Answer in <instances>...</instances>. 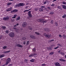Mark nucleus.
<instances>
[{"label":"nucleus","mask_w":66,"mask_h":66,"mask_svg":"<svg viewBox=\"0 0 66 66\" xmlns=\"http://www.w3.org/2000/svg\"><path fill=\"white\" fill-rule=\"evenodd\" d=\"M9 35L10 37H13L14 36V33L13 32H11L10 34Z\"/></svg>","instance_id":"1"},{"label":"nucleus","mask_w":66,"mask_h":66,"mask_svg":"<svg viewBox=\"0 0 66 66\" xmlns=\"http://www.w3.org/2000/svg\"><path fill=\"white\" fill-rule=\"evenodd\" d=\"M21 47V48H22L23 46L22 45L19 44H15V47Z\"/></svg>","instance_id":"2"},{"label":"nucleus","mask_w":66,"mask_h":66,"mask_svg":"<svg viewBox=\"0 0 66 66\" xmlns=\"http://www.w3.org/2000/svg\"><path fill=\"white\" fill-rule=\"evenodd\" d=\"M31 11H29L28 12V16L29 17H32V14H31Z\"/></svg>","instance_id":"3"},{"label":"nucleus","mask_w":66,"mask_h":66,"mask_svg":"<svg viewBox=\"0 0 66 66\" xmlns=\"http://www.w3.org/2000/svg\"><path fill=\"white\" fill-rule=\"evenodd\" d=\"M27 23L26 22H24L22 23V26L23 27H26V26H27Z\"/></svg>","instance_id":"4"},{"label":"nucleus","mask_w":66,"mask_h":66,"mask_svg":"<svg viewBox=\"0 0 66 66\" xmlns=\"http://www.w3.org/2000/svg\"><path fill=\"white\" fill-rule=\"evenodd\" d=\"M3 19L4 20H8V19H9V17L7 16V17H6V18H4Z\"/></svg>","instance_id":"5"},{"label":"nucleus","mask_w":66,"mask_h":66,"mask_svg":"<svg viewBox=\"0 0 66 66\" xmlns=\"http://www.w3.org/2000/svg\"><path fill=\"white\" fill-rule=\"evenodd\" d=\"M55 65H56V66H59L60 65V63H59V62H57L55 63Z\"/></svg>","instance_id":"6"},{"label":"nucleus","mask_w":66,"mask_h":66,"mask_svg":"<svg viewBox=\"0 0 66 66\" xmlns=\"http://www.w3.org/2000/svg\"><path fill=\"white\" fill-rule=\"evenodd\" d=\"M36 54H34V53H32L29 56V57H31L32 56H34V55H36Z\"/></svg>","instance_id":"7"},{"label":"nucleus","mask_w":66,"mask_h":66,"mask_svg":"<svg viewBox=\"0 0 66 66\" xmlns=\"http://www.w3.org/2000/svg\"><path fill=\"white\" fill-rule=\"evenodd\" d=\"M25 4H23V3H20L19 4V6H23V5H24Z\"/></svg>","instance_id":"8"},{"label":"nucleus","mask_w":66,"mask_h":66,"mask_svg":"<svg viewBox=\"0 0 66 66\" xmlns=\"http://www.w3.org/2000/svg\"><path fill=\"white\" fill-rule=\"evenodd\" d=\"M11 59L10 58H9L7 59L6 62H11Z\"/></svg>","instance_id":"9"},{"label":"nucleus","mask_w":66,"mask_h":66,"mask_svg":"<svg viewBox=\"0 0 66 66\" xmlns=\"http://www.w3.org/2000/svg\"><path fill=\"white\" fill-rule=\"evenodd\" d=\"M59 61H62L63 62H65V60L62 59H59Z\"/></svg>","instance_id":"10"},{"label":"nucleus","mask_w":66,"mask_h":66,"mask_svg":"<svg viewBox=\"0 0 66 66\" xmlns=\"http://www.w3.org/2000/svg\"><path fill=\"white\" fill-rule=\"evenodd\" d=\"M62 7L63 8V9H66V6L65 5H63L62 6Z\"/></svg>","instance_id":"11"},{"label":"nucleus","mask_w":66,"mask_h":66,"mask_svg":"<svg viewBox=\"0 0 66 66\" xmlns=\"http://www.w3.org/2000/svg\"><path fill=\"white\" fill-rule=\"evenodd\" d=\"M44 10V9L43 8H40L39 9V10L40 12H42Z\"/></svg>","instance_id":"12"},{"label":"nucleus","mask_w":66,"mask_h":66,"mask_svg":"<svg viewBox=\"0 0 66 66\" xmlns=\"http://www.w3.org/2000/svg\"><path fill=\"white\" fill-rule=\"evenodd\" d=\"M5 56V55L3 54L2 55H0V58H1L2 57H4Z\"/></svg>","instance_id":"13"},{"label":"nucleus","mask_w":66,"mask_h":66,"mask_svg":"<svg viewBox=\"0 0 66 66\" xmlns=\"http://www.w3.org/2000/svg\"><path fill=\"white\" fill-rule=\"evenodd\" d=\"M10 51H6L5 52H4V53H8V52H9Z\"/></svg>","instance_id":"14"},{"label":"nucleus","mask_w":66,"mask_h":66,"mask_svg":"<svg viewBox=\"0 0 66 66\" xmlns=\"http://www.w3.org/2000/svg\"><path fill=\"white\" fill-rule=\"evenodd\" d=\"M46 37L47 38H49L50 37V36L48 35H46Z\"/></svg>","instance_id":"15"},{"label":"nucleus","mask_w":66,"mask_h":66,"mask_svg":"<svg viewBox=\"0 0 66 66\" xmlns=\"http://www.w3.org/2000/svg\"><path fill=\"white\" fill-rule=\"evenodd\" d=\"M12 4V3H7V5H11Z\"/></svg>","instance_id":"16"},{"label":"nucleus","mask_w":66,"mask_h":66,"mask_svg":"<svg viewBox=\"0 0 66 66\" xmlns=\"http://www.w3.org/2000/svg\"><path fill=\"white\" fill-rule=\"evenodd\" d=\"M17 12V10L16 9H15L13 11V12H14V13H16V12Z\"/></svg>","instance_id":"17"},{"label":"nucleus","mask_w":66,"mask_h":66,"mask_svg":"<svg viewBox=\"0 0 66 66\" xmlns=\"http://www.w3.org/2000/svg\"><path fill=\"white\" fill-rule=\"evenodd\" d=\"M17 16V15L15 14L13 17H12L13 18H15Z\"/></svg>","instance_id":"18"},{"label":"nucleus","mask_w":66,"mask_h":66,"mask_svg":"<svg viewBox=\"0 0 66 66\" xmlns=\"http://www.w3.org/2000/svg\"><path fill=\"white\" fill-rule=\"evenodd\" d=\"M31 10V9H29V10H25L24 11V12H28V11H30V10Z\"/></svg>","instance_id":"19"},{"label":"nucleus","mask_w":66,"mask_h":66,"mask_svg":"<svg viewBox=\"0 0 66 66\" xmlns=\"http://www.w3.org/2000/svg\"><path fill=\"white\" fill-rule=\"evenodd\" d=\"M24 62H25V63H27L28 62V60L27 59L25 60Z\"/></svg>","instance_id":"20"},{"label":"nucleus","mask_w":66,"mask_h":66,"mask_svg":"<svg viewBox=\"0 0 66 66\" xmlns=\"http://www.w3.org/2000/svg\"><path fill=\"white\" fill-rule=\"evenodd\" d=\"M66 17V14H65L64 15L62 16L63 18H64Z\"/></svg>","instance_id":"21"},{"label":"nucleus","mask_w":66,"mask_h":66,"mask_svg":"<svg viewBox=\"0 0 66 66\" xmlns=\"http://www.w3.org/2000/svg\"><path fill=\"white\" fill-rule=\"evenodd\" d=\"M54 53V52H51L50 54V55H52Z\"/></svg>","instance_id":"22"},{"label":"nucleus","mask_w":66,"mask_h":66,"mask_svg":"<svg viewBox=\"0 0 66 66\" xmlns=\"http://www.w3.org/2000/svg\"><path fill=\"white\" fill-rule=\"evenodd\" d=\"M34 61V59H32L30 60V61L31 62H33Z\"/></svg>","instance_id":"23"},{"label":"nucleus","mask_w":66,"mask_h":66,"mask_svg":"<svg viewBox=\"0 0 66 66\" xmlns=\"http://www.w3.org/2000/svg\"><path fill=\"white\" fill-rule=\"evenodd\" d=\"M58 46L59 47H61V45L60 44H57Z\"/></svg>","instance_id":"24"},{"label":"nucleus","mask_w":66,"mask_h":66,"mask_svg":"<svg viewBox=\"0 0 66 66\" xmlns=\"http://www.w3.org/2000/svg\"><path fill=\"white\" fill-rule=\"evenodd\" d=\"M20 19V17H19L17 18L16 19V20H19V19Z\"/></svg>","instance_id":"25"},{"label":"nucleus","mask_w":66,"mask_h":66,"mask_svg":"<svg viewBox=\"0 0 66 66\" xmlns=\"http://www.w3.org/2000/svg\"><path fill=\"white\" fill-rule=\"evenodd\" d=\"M42 20V19H38L37 20V21H41Z\"/></svg>","instance_id":"26"},{"label":"nucleus","mask_w":66,"mask_h":66,"mask_svg":"<svg viewBox=\"0 0 66 66\" xmlns=\"http://www.w3.org/2000/svg\"><path fill=\"white\" fill-rule=\"evenodd\" d=\"M35 34H37V35H39V33H38V32H35Z\"/></svg>","instance_id":"27"},{"label":"nucleus","mask_w":66,"mask_h":66,"mask_svg":"<svg viewBox=\"0 0 66 66\" xmlns=\"http://www.w3.org/2000/svg\"><path fill=\"white\" fill-rule=\"evenodd\" d=\"M48 3V1H46L44 2V4H45L46 3Z\"/></svg>","instance_id":"28"},{"label":"nucleus","mask_w":66,"mask_h":66,"mask_svg":"<svg viewBox=\"0 0 66 66\" xmlns=\"http://www.w3.org/2000/svg\"><path fill=\"white\" fill-rule=\"evenodd\" d=\"M33 51H34V52H35L36 51V50H35V48L33 49Z\"/></svg>","instance_id":"29"},{"label":"nucleus","mask_w":66,"mask_h":66,"mask_svg":"<svg viewBox=\"0 0 66 66\" xmlns=\"http://www.w3.org/2000/svg\"><path fill=\"white\" fill-rule=\"evenodd\" d=\"M2 29H5L6 28V27L4 26H2Z\"/></svg>","instance_id":"30"},{"label":"nucleus","mask_w":66,"mask_h":66,"mask_svg":"<svg viewBox=\"0 0 66 66\" xmlns=\"http://www.w3.org/2000/svg\"><path fill=\"white\" fill-rule=\"evenodd\" d=\"M3 49H6V46H4L3 47Z\"/></svg>","instance_id":"31"},{"label":"nucleus","mask_w":66,"mask_h":66,"mask_svg":"<svg viewBox=\"0 0 66 66\" xmlns=\"http://www.w3.org/2000/svg\"><path fill=\"white\" fill-rule=\"evenodd\" d=\"M7 62L6 63V65H7V64H9V62H8V61H6Z\"/></svg>","instance_id":"32"},{"label":"nucleus","mask_w":66,"mask_h":66,"mask_svg":"<svg viewBox=\"0 0 66 66\" xmlns=\"http://www.w3.org/2000/svg\"><path fill=\"white\" fill-rule=\"evenodd\" d=\"M62 4H65V5H66V3L63 2L62 3Z\"/></svg>","instance_id":"33"},{"label":"nucleus","mask_w":66,"mask_h":66,"mask_svg":"<svg viewBox=\"0 0 66 66\" xmlns=\"http://www.w3.org/2000/svg\"><path fill=\"white\" fill-rule=\"evenodd\" d=\"M59 48V46H57L55 48H54V49H57V48Z\"/></svg>","instance_id":"34"},{"label":"nucleus","mask_w":66,"mask_h":66,"mask_svg":"<svg viewBox=\"0 0 66 66\" xmlns=\"http://www.w3.org/2000/svg\"><path fill=\"white\" fill-rule=\"evenodd\" d=\"M58 9H61V7L60 6H58L57 7Z\"/></svg>","instance_id":"35"},{"label":"nucleus","mask_w":66,"mask_h":66,"mask_svg":"<svg viewBox=\"0 0 66 66\" xmlns=\"http://www.w3.org/2000/svg\"><path fill=\"white\" fill-rule=\"evenodd\" d=\"M8 9L9 10V11H10L11 10H12V8H8Z\"/></svg>","instance_id":"36"},{"label":"nucleus","mask_w":66,"mask_h":66,"mask_svg":"<svg viewBox=\"0 0 66 66\" xmlns=\"http://www.w3.org/2000/svg\"><path fill=\"white\" fill-rule=\"evenodd\" d=\"M63 37L64 38H65L66 37V36L65 35H63Z\"/></svg>","instance_id":"37"},{"label":"nucleus","mask_w":66,"mask_h":66,"mask_svg":"<svg viewBox=\"0 0 66 66\" xmlns=\"http://www.w3.org/2000/svg\"><path fill=\"white\" fill-rule=\"evenodd\" d=\"M6 12H9V9H6Z\"/></svg>","instance_id":"38"},{"label":"nucleus","mask_w":66,"mask_h":66,"mask_svg":"<svg viewBox=\"0 0 66 66\" xmlns=\"http://www.w3.org/2000/svg\"><path fill=\"white\" fill-rule=\"evenodd\" d=\"M6 32L7 33H9V30H6Z\"/></svg>","instance_id":"39"},{"label":"nucleus","mask_w":66,"mask_h":66,"mask_svg":"<svg viewBox=\"0 0 66 66\" xmlns=\"http://www.w3.org/2000/svg\"><path fill=\"white\" fill-rule=\"evenodd\" d=\"M31 37L34 39L35 38V36H34L33 37Z\"/></svg>","instance_id":"40"},{"label":"nucleus","mask_w":66,"mask_h":66,"mask_svg":"<svg viewBox=\"0 0 66 66\" xmlns=\"http://www.w3.org/2000/svg\"><path fill=\"white\" fill-rule=\"evenodd\" d=\"M59 37H61V38L62 37V35H59Z\"/></svg>","instance_id":"41"},{"label":"nucleus","mask_w":66,"mask_h":66,"mask_svg":"<svg viewBox=\"0 0 66 66\" xmlns=\"http://www.w3.org/2000/svg\"><path fill=\"white\" fill-rule=\"evenodd\" d=\"M52 6H54V5H55L54 4H53L52 5Z\"/></svg>","instance_id":"42"},{"label":"nucleus","mask_w":66,"mask_h":66,"mask_svg":"<svg viewBox=\"0 0 66 66\" xmlns=\"http://www.w3.org/2000/svg\"><path fill=\"white\" fill-rule=\"evenodd\" d=\"M29 42L28 41L27 42V44H29Z\"/></svg>","instance_id":"43"},{"label":"nucleus","mask_w":66,"mask_h":66,"mask_svg":"<svg viewBox=\"0 0 66 66\" xmlns=\"http://www.w3.org/2000/svg\"><path fill=\"white\" fill-rule=\"evenodd\" d=\"M26 39V38L25 37H24V38H22V39H24H24Z\"/></svg>","instance_id":"44"},{"label":"nucleus","mask_w":66,"mask_h":66,"mask_svg":"<svg viewBox=\"0 0 66 66\" xmlns=\"http://www.w3.org/2000/svg\"><path fill=\"white\" fill-rule=\"evenodd\" d=\"M53 20H52L51 21V23H53Z\"/></svg>","instance_id":"45"},{"label":"nucleus","mask_w":66,"mask_h":66,"mask_svg":"<svg viewBox=\"0 0 66 66\" xmlns=\"http://www.w3.org/2000/svg\"><path fill=\"white\" fill-rule=\"evenodd\" d=\"M42 66H44L45 65V64H42Z\"/></svg>","instance_id":"46"},{"label":"nucleus","mask_w":66,"mask_h":66,"mask_svg":"<svg viewBox=\"0 0 66 66\" xmlns=\"http://www.w3.org/2000/svg\"><path fill=\"white\" fill-rule=\"evenodd\" d=\"M55 26H57V23H55Z\"/></svg>","instance_id":"47"},{"label":"nucleus","mask_w":66,"mask_h":66,"mask_svg":"<svg viewBox=\"0 0 66 66\" xmlns=\"http://www.w3.org/2000/svg\"><path fill=\"white\" fill-rule=\"evenodd\" d=\"M53 14V12H52L51 13V14Z\"/></svg>","instance_id":"48"},{"label":"nucleus","mask_w":66,"mask_h":66,"mask_svg":"<svg viewBox=\"0 0 66 66\" xmlns=\"http://www.w3.org/2000/svg\"><path fill=\"white\" fill-rule=\"evenodd\" d=\"M41 7H42V8H44V7H45L42 6H41Z\"/></svg>","instance_id":"49"},{"label":"nucleus","mask_w":66,"mask_h":66,"mask_svg":"<svg viewBox=\"0 0 66 66\" xmlns=\"http://www.w3.org/2000/svg\"><path fill=\"white\" fill-rule=\"evenodd\" d=\"M44 36H46V34H44Z\"/></svg>","instance_id":"50"},{"label":"nucleus","mask_w":66,"mask_h":66,"mask_svg":"<svg viewBox=\"0 0 66 66\" xmlns=\"http://www.w3.org/2000/svg\"><path fill=\"white\" fill-rule=\"evenodd\" d=\"M9 66H12V64H9Z\"/></svg>","instance_id":"51"},{"label":"nucleus","mask_w":66,"mask_h":66,"mask_svg":"<svg viewBox=\"0 0 66 66\" xmlns=\"http://www.w3.org/2000/svg\"><path fill=\"white\" fill-rule=\"evenodd\" d=\"M53 40H54V39H53L52 40H50L51 42L52 41H53Z\"/></svg>","instance_id":"52"},{"label":"nucleus","mask_w":66,"mask_h":66,"mask_svg":"<svg viewBox=\"0 0 66 66\" xmlns=\"http://www.w3.org/2000/svg\"><path fill=\"white\" fill-rule=\"evenodd\" d=\"M61 54L62 55H63V54H64V53H61Z\"/></svg>","instance_id":"53"},{"label":"nucleus","mask_w":66,"mask_h":66,"mask_svg":"<svg viewBox=\"0 0 66 66\" xmlns=\"http://www.w3.org/2000/svg\"><path fill=\"white\" fill-rule=\"evenodd\" d=\"M23 44H24V45H25V44H26V42H24L23 43Z\"/></svg>","instance_id":"54"},{"label":"nucleus","mask_w":66,"mask_h":66,"mask_svg":"<svg viewBox=\"0 0 66 66\" xmlns=\"http://www.w3.org/2000/svg\"><path fill=\"white\" fill-rule=\"evenodd\" d=\"M9 1H14V0H9Z\"/></svg>","instance_id":"55"},{"label":"nucleus","mask_w":66,"mask_h":66,"mask_svg":"<svg viewBox=\"0 0 66 66\" xmlns=\"http://www.w3.org/2000/svg\"><path fill=\"white\" fill-rule=\"evenodd\" d=\"M29 30H32V28H29Z\"/></svg>","instance_id":"56"},{"label":"nucleus","mask_w":66,"mask_h":66,"mask_svg":"<svg viewBox=\"0 0 66 66\" xmlns=\"http://www.w3.org/2000/svg\"><path fill=\"white\" fill-rule=\"evenodd\" d=\"M16 6H17L16 5V6H14V7H15V8H16Z\"/></svg>","instance_id":"57"},{"label":"nucleus","mask_w":66,"mask_h":66,"mask_svg":"<svg viewBox=\"0 0 66 66\" xmlns=\"http://www.w3.org/2000/svg\"><path fill=\"white\" fill-rule=\"evenodd\" d=\"M58 52H59V53H60V51H58Z\"/></svg>","instance_id":"58"},{"label":"nucleus","mask_w":66,"mask_h":66,"mask_svg":"<svg viewBox=\"0 0 66 66\" xmlns=\"http://www.w3.org/2000/svg\"><path fill=\"white\" fill-rule=\"evenodd\" d=\"M48 9H50V7H48Z\"/></svg>","instance_id":"59"},{"label":"nucleus","mask_w":66,"mask_h":66,"mask_svg":"<svg viewBox=\"0 0 66 66\" xmlns=\"http://www.w3.org/2000/svg\"><path fill=\"white\" fill-rule=\"evenodd\" d=\"M27 8H28V6H26V9H27Z\"/></svg>","instance_id":"60"},{"label":"nucleus","mask_w":66,"mask_h":66,"mask_svg":"<svg viewBox=\"0 0 66 66\" xmlns=\"http://www.w3.org/2000/svg\"><path fill=\"white\" fill-rule=\"evenodd\" d=\"M14 30H16V28H14Z\"/></svg>","instance_id":"61"},{"label":"nucleus","mask_w":66,"mask_h":66,"mask_svg":"<svg viewBox=\"0 0 66 66\" xmlns=\"http://www.w3.org/2000/svg\"><path fill=\"white\" fill-rule=\"evenodd\" d=\"M16 25H17V26H18V25H19V24H16Z\"/></svg>","instance_id":"62"},{"label":"nucleus","mask_w":66,"mask_h":66,"mask_svg":"<svg viewBox=\"0 0 66 66\" xmlns=\"http://www.w3.org/2000/svg\"><path fill=\"white\" fill-rule=\"evenodd\" d=\"M14 27H16V25H15V26H14Z\"/></svg>","instance_id":"63"},{"label":"nucleus","mask_w":66,"mask_h":66,"mask_svg":"<svg viewBox=\"0 0 66 66\" xmlns=\"http://www.w3.org/2000/svg\"><path fill=\"white\" fill-rule=\"evenodd\" d=\"M52 46H54V45H52Z\"/></svg>","instance_id":"64"}]
</instances>
